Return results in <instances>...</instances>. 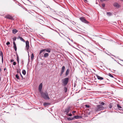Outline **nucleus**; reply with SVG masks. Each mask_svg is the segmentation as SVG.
Listing matches in <instances>:
<instances>
[{"label": "nucleus", "mask_w": 123, "mask_h": 123, "mask_svg": "<svg viewBox=\"0 0 123 123\" xmlns=\"http://www.w3.org/2000/svg\"><path fill=\"white\" fill-rule=\"evenodd\" d=\"M41 97L45 100L49 99L50 98L47 92H41L40 93Z\"/></svg>", "instance_id": "obj_1"}, {"label": "nucleus", "mask_w": 123, "mask_h": 123, "mask_svg": "<svg viewBox=\"0 0 123 123\" xmlns=\"http://www.w3.org/2000/svg\"><path fill=\"white\" fill-rule=\"evenodd\" d=\"M104 109V107L101 105H98L96 106L94 111L95 112H97L103 110Z\"/></svg>", "instance_id": "obj_2"}, {"label": "nucleus", "mask_w": 123, "mask_h": 123, "mask_svg": "<svg viewBox=\"0 0 123 123\" xmlns=\"http://www.w3.org/2000/svg\"><path fill=\"white\" fill-rule=\"evenodd\" d=\"M69 80L68 78H66L62 80V83L64 86H66L68 83Z\"/></svg>", "instance_id": "obj_3"}, {"label": "nucleus", "mask_w": 123, "mask_h": 123, "mask_svg": "<svg viewBox=\"0 0 123 123\" xmlns=\"http://www.w3.org/2000/svg\"><path fill=\"white\" fill-rule=\"evenodd\" d=\"M45 51L46 52H48L49 53L50 52L51 49H42L40 51V52H39V54H40L43 52H45Z\"/></svg>", "instance_id": "obj_4"}, {"label": "nucleus", "mask_w": 123, "mask_h": 123, "mask_svg": "<svg viewBox=\"0 0 123 123\" xmlns=\"http://www.w3.org/2000/svg\"><path fill=\"white\" fill-rule=\"evenodd\" d=\"M30 46L29 45V43L28 41H26V46L25 48L28 51L29 49Z\"/></svg>", "instance_id": "obj_5"}, {"label": "nucleus", "mask_w": 123, "mask_h": 123, "mask_svg": "<svg viewBox=\"0 0 123 123\" xmlns=\"http://www.w3.org/2000/svg\"><path fill=\"white\" fill-rule=\"evenodd\" d=\"M80 19L83 22L86 24H88V22L83 17H81L80 18Z\"/></svg>", "instance_id": "obj_6"}, {"label": "nucleus", "mask_w": 123, "mask_h": 123, "mask_svg": "<svg viewBox=\"0 0 123 123\" xmlns=\"http://www.w3.org/2000/svg\"><path fill=\"white\" fill-rule=\"evenodd\" d=\"M65 69V67L64 66H63L62 67V68L60 76H61L63 74L64 72Z\"/></svg>", "instance_id": "obj_7"}, {"label": "nucleus", "mask_w": 123, "mask_h": 123, "mask_svg": "<svg viewBox=\"0 0 123 123\" xmlns=\"http://www.w3.org/2000/svg\"><path fill=\"white\" fill-rule=\"evenodd\" d=\"M70 110V107H68L65 109L64 112H66V114L68 113Z\"/></svg>", "instance_id": "obj_8"}, {"label": "nucleus", "mask_w": 123, "mask_h": 123, "mask_svg": "<svg viewBox=\"0 0 123 123\" xmlns=\"http://www.w3.org/2000/svg\"><path fill=\"white\" fill-rule=\"evenodd\" d=\"M113 5L114 7L117 8H119L120 6V5L117 3H114Z\"/></svg>", "instance_id": "obj_9"}, {"label": "nucleus", "mask_w": 123, "mask_h": 123, "mask_svg": "<svg viewBox=\"0 0 123 123\" xmlns=\"http://www.w3.org/2000/svg\"><path fill=\"white\" fill-rule=\"evenodd\" d=\"M82 118V117L81 116H74V119L75 118L76 119H79L81 118Z\"/></svg>", "instance_id": "obj_10"}, {"label": "nucleus", "mask_w": 123, "mask_h": 123, "mask_svg": "<svg viewBox=\"0 0 123 123\" xmlns=\"http://www.w3.org/2000/svg\"><path fill=\"white\" fill-rule=\"evenodd\" d=\"M42 83H41V84H40L39 86L38 87L39 90V92L41 91L42 87Z\"/></svg>", "instance_id": "obj_11"}, {"label": "nucleus", "mask_w": 123, "mask_h": 123, "mask_svg": "<svg viewBox=\"0 0 123 123\" xmlns=\"http://www.w3.org/2000/svg\"><path fill=\"white\" fill-rule=\"evenodd\" d=\"M96 77H97L98 79L99 80H103L104 79V78L103 77H101L97 74H96Z\"/></svg>", "instance_id": "obj_12"}, {"label": "nucleus", "mask_w": 123, "mask_h": 123, "mask_svg": "<svg viewBox=\"0 0 123 123\" xmlns=\"http://www.w3.org/2000/svg\"><path fill=\"white\" fill-rule=\"evenodd\" d=\"M6 18L9 19H12V16L9 15H7L6 16Z\"/></svg>", "instance_id": "obj_13"}, {"label": "nucleus", "mask_w": 123, "mask_h": 123, "mask_svg": "<svg viewBox=\"0 0 123 123\" xmlns=\"http://www.w3.org/2000/svg\"><path fill=\"white\" fill-rule=\"evenodd\" d=\"M13 44L14 47V49L16 51L17 50V47L15 43V42H13Z\"/></svg>", "instance_id": "obj_14"}, {"label": "nucleus", "mask_w": 123, "mask_h": 123, "mask_svg": "<svg viewBox=\"0 0 123 123\" xmlns=\"http://www.w3.org/2000/svg\"><path fill=\"white\" fill-rule=\"evenodd\" d=\"M69 68L67 69L66 70V74H65V75H66V76H67L68 75V74L69 73Z\"/></svg>", "instance_id": "obj_15"}, {"label": "nucleus", "mask_w": 123, "mask_h": 123, "mask_svg": "<svg viewBox=\"0 0 123 123\" xmlns=\"http://www.w3.org/2000/svg\"><path fill=\"white\" fill-rule=\"evenodd\" d=\"M18 31V30L16 29H13L12 30V33L14 34L16 33Z\"/></svg>", "instance_id": "obj_16"}, {"label": "nucleus", "mask_w": 123, "mask_h": 123, "mask_svg": "<svg viewBox=\"0 0 123 123\" xmlns=\"http://www.w3.org/2000/svg\"><path fill=\"white\" fill-rule=\"evenodd\" d=\"M67 120L68 121H71L73 120L74 119V117H68L67 118Z\"/></svg>", "instance_id": "obj_17"}, {"label": "nucleus", "mask_w": 123, "mask_h": 123, "mask_svg": "<svg viewBox=\"0 0 123 123\" xmlns=\"http://www.w3.org/2000/svg\"><path fill=\"white\" fill-rule=\"evenodd\" d=\"M21 69H17V72L18 73V74H21V72H20Z\"/></svg>", "instance_id": "obj_18"}, {"label": "nucleus", "mask_w": 123, "mask_h": 123, "mask_svg": "<svg viewBox=\"0 0 123 123\" xmlns=\"http://www.w3.org/2000/svg\"><path fill=\"white\" fill-rule=\"evenodd\" d=\"M49 55V54L48 53H45L44 55V57H47Z\"/></svg>", "instance_id": "obj_19"}, {"label": "nucleus", "mask_w": 123, "mask_h": 123, "mask_svg": "<svg viewBox=\"0 0 123 123\" xmlns=\"http://www.w3.org/2000/svg\"><path fill=\"white\" fill-rule=\"evenodd\" d=\"M50 104L49 103L45 102L43 103V105L44 106H46L49 105Z\"/></svg>", "instance_id": "obj_20"}, {"label": "nucleus", "mask_w": 123, "mask_h": 123, "mask_svg": "<svg viewBox=\"0 0 123 123\" xmlns=\"http://www.w3.org/2000/svg\"><path fill=\"white\" fill-rule=\"evenodd\" d=\"M107 15L108 16H111L112 15V14L110 12H107Z\"/></svg>", "instance_id": "obj_21"}, {"label": "nucleus", "mask_w": 123, "mask_h": 123, "mask_svg": "<svg viewBox=\"0 0 123 123\" xmlns=\"http://www.w3.org/2000/svg\"><path fill=\"white\" fill-rule=\"evenodd\" d=\"M64 90L65 92H67V87H64Z\"/></svg>", "instance_id": "obj_22"}, {"label": "nucleus", "mask_w": 123, "mask_h": 123, "mask_svg": "<svg viewBox=\"0 0 123 123\" xmlns=\"http://www.w3.org/2000/svg\"><path fill=\"white\" fill-rule=\"evenodd\" d=\"M22 73L24 75H25L26 73V72L25 70H22Z\"/></svg>", "instance_id": "obj_23"}, {"label": "nucleus", "mask_w": 123, "mask_h": 123, "mask_svg": "<svg viewBox=\"0 0 123 123\" xmlns=\"http://www.w3.org/2000/svg\"><path fill=\"white\" fill-rule=\"evenodd\" d=\"M16 77L18 80H20V79L19 78V76H18V74L16 75Z\"/></svg>", "instance_id": "obj_24"}, {"label": "nucleus", "mask_w": 123, "mask_h": 123, "mask_svg": "<svg viewBox=\"0 0 123 123\" xmlns=\"http://www.w3.org/2000/svg\"><path fill=\"white\" fill-rule=\"evenodd\" d=\"M17 61L18 62V64L19 63V57H18V55H17Z\"/></svg>", "instance_id": "obj_25"}, {"label": "nucleus", "mask_w": 123, "mask_h": 123, "mask_svg": "<svg viewBox=\"0 0 123 123\" xmlns=\"http://www.w3.org/2000/svg\"><path fill=\"white\" fill-rule=\"evenodd\" d=\"M20 39L21 41H23L24 42H25V40L22 37H21Z\"/></svg>", "instance_id": "obj_26"}, {"label": "nucleus", "mask_w": 123, "mask_h": 123, "mask_svg": "<svg viewBox=\"0 0 123 123\" xmlns=\"http://www.w3.org/2000/svg\"><path fill=\"white\" fill-rule=\"evenodd\" d=\"M108 75L110 76V77H112V78H114V77L110 73H109L108 74Z\"/></svg>", "instance_id": "obj_27"}, {"label": "nucleus", "mask_w": 123, "mask_h": 123, "mask_svg": "<svg viewBox=\"0 0 123 123\" xmlns=\"http://www.w3.org/2000/svg\"><path fill=\"white\" fill-rule=\"evenodd\" d=\"M117 106L118 108H122L121 107L119 104L117 105Z\"/></svg>", "instance_id": "obj_28"}, {"label": "nucleus", "mask_w": 123, "mask_h": 123, "mask_svg": "<svg viewBox=\"0 0 123 123\" xmlns=\"http://www.w3.org/2000/svg\"><path fill=\"white\" fill-rule=\"evenodd\" d=\"M16 37H14L13 39V42H15V41L16 40Z\"/></svg>", "instance_id": "obj_29"}, {"label": "nucleus", "mask_w": 123, "mask_h": 123, "mask_svg": "<svg viewBox=\"0 0 123 123\" xmlns=\"http://www.w3.org/2000/svg\"><path fill=\"white\" fill-rule=\"evenodd\" d=\"M3 55V53L1 51H0V56H2Z\"/></svg>", "instance_id": "obj_30"}, {"label": "nucleus", "mask_w": 123, "mask_h": 123, "mask_svg": "<svg viewBox=\"0 0 123 123\" xmlns=\"http://www.w3.org/2000/svg\"><path fill=\"white\" fill-rule=\"evenodd\" d=\"M66 115L68 116H72V114L71 113H70L69 114H68V113H67L66 114Z\"/></svg>", "instance_id": "obj_31"}, {"label": "nucleus", "mask_w": 123, "mask_h": 123, "mask_svg": "<svg viewBox=\"0 0 123 123\" xmlns=\"http://www.w3.org/2000/svg\"><path fill=\"white\" fill-rule=\"evenodd\" d=\"M34 57V55L33 54H32L31 55V59H32Z\"/></svg>", "instance_id": "obj_32"}, {"label": "nucleus", "mask_w": 123, "mask_h": 123, "mask_svg": "<svg viewBox=\"0 0 123 123\" xmlns=\"http://www.w3.org/2000/svg\"><path fill=\"white\" fill-rule=\"evenodd\" d=\"M85 107L87 108H88L90 107L89 105H85Z\"/></svg>", "instance_id": "obj_33"}, {"label": "nucleus", "mask_w": 123, "mask_h": 123, "mask_svg": "<svg viewBox=\"0 0 123 123\" xmlns=\"http://www.w3.org/2000/svg\"><path fill=\"white\" fill-rule=\"evenodd\" d=\"M109 108H112V105H111V104H110L109 105Z\"/></svg>", "instance_id": "obj_34"}, {"label": "nucleus", "mask_w": 123, "mask_h": 123, "mask_svg": "<svg viewBox=\"0 0 123 123\" xmlns=\"http://www.w3.org/2000/svg\"><path fill=\"white\" fill-rule=\"evenodd\" d=\"M10 44V43L9 42H7V43H6V44L7 45Z\"/></svg>", "instance_id": "obj_35"}, {"label": "nucleus", "mask_w": 123, "mask_h": 123, "mask_svg": "<svg viewBox=\"0 0 123 123\" xmlns=\"http://www.w3.org/2000/svg\"><path fill=\"white\" fill-rule=\"evenodd\" d=\"M54 19L56 20L59 21L61 22V23H62L61 22L60 20H59L58 19L56 18H54Z\"/></svg>", "instance_id": "obj_36"}, {"label": "nucleus", "mask_w": 123, "mask_h": 123, "mask_svg": "<svg viewBox=\"0 0 123 123\" xmlns=\"http://www.w3.org/2000/svg\"><path fill=\"white\" fill-rule=\"evenodd\" d=\"M16 64V62H13V65H15Z\"/></svg>", "instance_id": "obj_37"}, {"label": "nucleus", "mask_w": 123, "mask_h": 123, "mask_svg": "<svg viewBox=\"0 0 123 123\" xmlns=\"http://www.w3.org/2000/svg\"><path fill=\"white\" fill-rule=\"evenodd\" d=\"M102 6L103 7H104L105 6V4H102Z\"/></svg>", "instance_id": "obj_38"}, {"label": "nucleus", "mask_w": 123, "mask_h": 123, "mask_svg": "<svg viewBox=\"0 0 123 123\" xmlns=\"http://www.w3.org/2000/svg\"><path fill=\"white\" fill-rule=\"evenodd\" d=\"M21 64L23 65L24 64V61L23 60H22L21 61Z\"/></svg>", "instance_id": "obj_39"}, {"label": "nucleus", "mask_w": 123, "mask_h": 123, "mask_svg": "<svg viewBox=\"0 0 123 123\" xmlns=\"http://www.w3.org/2000/svg\"><path fill=\"white\" fill-rule=\"evenodd\" d=\"M100 104L102 105H105V103L103 102H101Z\"/></svg>", "instance_id": "obj_40"}, {"label": "nucleus", "mask_w": 123, "mask_h": 123, "mask_svg": "<svg viewBox=\"0 0 123 123\" xmlns=\"http://www.w3.org/2000/svg\"><path fill=\"white\" fill-rule=\"evenodd\" d=\"M20 76H21V77L22 78V79H24V78H23V76H22V75L21 74H20Z\"/></svg>", "instance_id": "obj_41"}, {"label": "nucleus", "mask_w": 123, "mask_h": 123, "mask_svg": "<svg viewBox=\"0 0 123 123\" xmlns=\"http://www.w3.org/2000/svg\"><path fill=\"white\" fill-rule=\"evenodd\" d=\"M14 61V60L13 59H12V60H10V62H13Z\"/></svg>", "instance_id": "obj_42"}, {"label": "nucleus", "mask_w": 123, "mask_h": 123, "mask_svg": "<svg viewBox=\"0 0 123 123\" xmlns=\"http://www.w3.org/2000/svg\"><path fill=\"white\" fill-rule=\"evenodd\" d=\"M21 37H20V36H18L17 37V39H20Z\"/></svg>", "instance_id": "obj_43"}, {"label": "nucleus", "mask_w": 123, "mask_h": 123, "mask_svg": "<svg viewBox=\"0 0 123 123\" xmlns=\"http://www.w3.org/2000/svg\"><path fill=\"white\" fill-rule=\"evenodd\" d=\"M0 56L1 57L2 59L3 58V55H2V56Z\"/></svg>", "instance_id": "obj_44"}, {"label": "nucleus", "mask_w": 123, "mask_h": 123, "mask_svg": "<svg viewBox=\"0 0 123 123\" xmlns=\"http://www.w3.org/2000/svg\"><path fill=\"white\" fill-rule=\"evenodd\" d=\"M1 59H2V63H3V58Z\"/></svg>", "instance_id": "obj_45"}, {"label": "nucleus", "mask_w": 123, "mask_h": 123, "mask_svg": "<svg viewBox=\"0 0 123 123\" xmlns=\"http://www.w3.org/2000/svg\"><path fill=\"white\" fill-rule=\"evenodd\" d=\"M1 68H0V72H1Z\"/></svg>", "instance_id": "obj_46"}, {"label": "nucleus", "mask_w": 123, "mask_h": 123, "mask_svg": "<svg viewBox=\"0 0 123 123\" xmlns=\"http://www.w3.org/2000/svg\"><path fill=\"white\" fill-rule=\"evenodd\" d=\"M72 42H73V41L72 39L71 40H70Z\"/></svg>", "instance_id": "obj_47"}, {"label": "nucleus", "mask_w": 123, "mask_h": 123, "mask_svg": "<svg viewBox=\"0 0 123 123\" xmlns=\"http://www.w3.org/2000/svg\"><path fill=\"white\" fill-rule=\"evenodd\" d=\"M76 112V111H73V113H75Z\"/></svg>", "instance_id": "obj_48"}, {"label": "nucleus", "mask_w": 123, "mask_h": 123, "mask_svg": "<svg viewBox=\"0 0 123 123\" xmlns=\"http://www.w3.org/2000/svg\"><path fill=\"white\" fill-rule=\"evenodd\" d=\"M6 68H4V71H5V70H6Z\"/></svg>", "instance_id": "obj_49"}, {"label": "nucleus", "mask_w": 123, "mask_h": 123, "mask_svg": "<svg viewBox=\"0 0 123 123\" xmlns=\"http://www.w3.org/2000/svg\"><path fill=\"white\" fill-rule=\"evenodd\" d=\"M84 0V1H87V0Z\"/></svg>", "instance_id": "obj_50"}, {"label": "nucleus", "mask_w": 123, "mask_h": 123, "mask_svg": "<svg viewBox=\"0 0 123 123\" xmlns=\"http://www.w3.org/2000/svg\"><path fill=\"white\" fill-rule=\"evenodd\" d=\"M68 39H69V40H70V38H68Z\"/></svg>", "instance_id": "obj_51"}, {"label": "nucleus", "mask_w": 123, "mask_h": 123, "mask_svg": "<svg viewBox=\"0 0 123 123\" xmlns=\"http://www.w3.org/2000/svg\"><path fill=\"white\" fill-rule=\"evenodd\" d=\"M120 60L123 62V60Z\"/></svg>", "instance_id": "obj_52"}, {"label": "nucleus", "mask_w": 123, "mask_h": 123, "mask_svg": "<svg viewBox=\"0 0 123 123\" xmlns=\"http://www.w3.org/2000/svg\"><path fill=\"white\" fill-rule=\"evenodd\" d=\"M68 43H69V44H70V43H69L68 42Z\"/></svg>", "instance_id": "obj_53"}, {"label": "nucleus", "mask_w": 123, "mask_h": 123, "mask_svg": "<svg viewBox=\"0 0 123 123\" xmlns=\"http://www.w3.org/2000/svg\"><path fill=\"white\" fill-rule=\"evenodd\" d=\"M112 56H114L115 57V56L114 55H113Z\"/></svg>", "instance_id": "obj_54"}, {"label": "nucleus", "mask_w": 123, "mask_h": 123, "mask_svg": "<svg viewBox=\"0 0 123 123\" xmlns=\"http://www.w3.org/2000/svg\"><path fill=\"white\" fill-rule=\"evenodd\" d=\"M121 110L123 111V109H121Z\"/></svg>", "instance_id": "obj_55"}, {"label": "nucleus", "mask_w": 123, "mask_h": 123, "mask_svg": "<svg viewBox=\"0 0 123 123\" xmlns=\"http://www.w3.org/2000/svg\"><path fill=\"white\" fill-rule=\"evenodd\" d=\"M119 64H120L121 65H122L121 64H120V63H119Z\"/></svg>", "instance_id": "obj_56"}, {"label": "nucleus", "mask_w": 123, "mask_h": 123, "mask_svg": "<svg viewBox=\"0 0 123 123\" xmlns=\"http://www.w3.org/2000/svg\"><path fill=\"white\" fill-rule=\"evenodd\" d=\"M121 0V1H123V0Z\"/></svg>", "instance_id": "obj_57"}, {"label": "nucleus", "mask_w": 123, "mask_h": 123, "mask_svg": "<svg viewBox=\"0 0 123 123\" xmlns=\"http://www.w3.org/2000/svg\"><path fill=\"white\" fill-rule=\"evenodd\" d=\"M122 66H123V65H122Z\"/></svg>", "instance_id": "obj_58"}]
</instances>
